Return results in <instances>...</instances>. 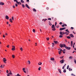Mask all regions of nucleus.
I'll use <instances>...</instances> for the list:
<instances>
[{
  "mask_svg": "<svg viewBox=\"0 0 76 76\" xmlns=\"http://www.w3.org/2000/svg\"><path fill=\"white\" fill-rule=\"evenodd\" d=\"M59 46L61 48H62V47H65L66 45L64 44H62L61 43L59 45Z\"/></svg>",
  "mask_w": 76,
  "mask_h": 76,
  "instance_id": "obj_1",
  "label": "nucleus"
},
{
  "mask_svg": "<svg viewBox=\"0 0 76 76\" xmlns=\"http://www.w3.org/2000/svg\"><path fill=\"white\" fill-rule=\"evenodd\" d=\"M12 57L13 58H14L15 57V55H12Z\"/></svg>",
  "mask_w": 76,
  "mask_h": 76,
  "instance_id": "obj_29",
  "label": "nucleus"
},
{
  "mask_svg": "<svg viewBox=\"0 0 76 76\" xmlns=\"http://www.w3.org/2000/svg\"><path fill=\"white\" fill-rule=\"evenodd\" d=\"M69 71H72V69H70V68H69Z\"/></svg>",
  "mask_w": 76,
  "mask_h": 76,
  "instance_id": "obj_25",
  "label": "nucleus"
},
{
  "mask_svg": "<svg viewBox=\"0 0 76 76\" xmlns=\"http://www.w3.org/2000/svg\"><path fill=\"white\" fill-rule=\"evenodd\" d=\"M33 11H34V12H37V10H36L35 9V8H34L33 9Z\"/></svg>",
  "mask_w": 76,
  "mask_h": 76,
  "instance_id": "obj_21",
  "label": "nucleus"
},
{
  "mask_svg": "<svg viewBox=\"0 0 76 76\" xmlns=\"http://www.w3.org/2000/svg\"><path fill=\"white\" fill-rule=\"evenodd\" d=\"M2 67H3V65H1L0 66V67H1V68H2Z\"/></svg>",
  "mask_w": 76,
  "mask_h": 76,
  "instance_id": "obj_45",
  "label": "nucleus"
},
{
  "mask_svg": "<svg viewBox=\"0 0 76 76\" xmlns=\"http://www.w3.org/2000/svg\"><path fill=\"white\" fill-rule=\"evenodd\" d=\"M65 48L67 49V50H70L71 49L70 47H67V46L66 45H65Z\"/></svg>",
  "mask_w": 76,
  "mask_h": 76,
  "instance_id": "obj_2",
  "label": "nucleus"
},
{
  "mask_svg": "<svg viewBox=\"0 0 76 76\" xmlns=\"http://www.w3.org/2000/svg\"><path fill=\"white\" fill-rule=\"evenodd\" d=\"M64 69V66L62 68V69Z\"/></svg>",
  "mask_w": 76,
  "mask_h": 76,
  "instance_id": "obj_58",
  "label": "nucleus"
},
{
  "mask_svg": "<svg viewBox=\"0 0 76 76\" xmlns=\"http://www.w3.org/2000/svg\"><path fill=\"white\" fill-rule=\"evenodd\" d=\"M22 6L24 8L25 7V5L23 4H22Z\"/></svg>",
  "mask_w": 76,
  "mask_h": 76,
  "instance_id": "obj_30",
  "label": "nucleus"
},
{
  "mask_svg": "<svg viewBox=\"0 0 76 76\" xmlns=\"http://www.w3.org/2000/svg\"><path fill=\"white\" fill-rule=\"evenodd\" d=\"M12 19L13 20H14V17H12Z\"/></svg>",
  "mask_w": 76,
  "mask_h": 76,
  "instance_id": "obj_49",
  "label": "nucleus"
},
{
  "mask_svg": "<svg viewBox=\"0 0 76 76\" xmlns=\"http://www.w3.org/2000/svg\"><path fill=\"white\" fill-rule=\"evenodd\" d=\"M66 32H68L69 33H70V32H69V31H68V29H66Z\"/></svg>",
  "mask_w": 76,
  "mask_h": 76,
  "instance_id": "obj_32",
  "label": "nucleus"
},
{
  "mask_svg": "<svg viewBox=\"0 0 76 76\" xmlns=\"http://www.w3.org/2000/svg\"><path fill=\"white\" fill-rule=\"evenodd\" d=\"M3 60L5 63H6V61H7V60L6 59V58H3Z\"/></svg>",
  "mask_w": 76,
  "mask_h": 76,
  "instance_id": "obj_5",
  "label": "nucleus"
},
{
  "mask_svg": "<svg viewBox=\"0 0 76 76\" xmlns=\"http://www.w3.org/2000/svg\"><path fill=\"white\" fill-rule=\"evenodd\" d=\"M7 48H9V45H8L7 46Z\"/></svg>",
  "mask_w": 76,
  "mask_h": 76,
  "instance_id": "obj_56",
  "label": "nucleus"
},
{
  "mask_svg": "<svg viewBox=\"0 0 76 76\" xmlns=\"http://www.w3.org/2000/svg\"><path fill=\"white\" fill-rule=\"evenodd\" d=\"M56 25H57V22H55V26H56Z\"/></svg>",
  "mask_w": 76,
  "mask_h": 76,
  "instance_id": "obj_48",
  "label": "nucleus"
},
{
  "mask_svg": "<svg viewBox=\"0 0 76 76\" xmlns=\"http://www.w3.org/2000/svg\"><path fill=\"white\" fill-rule=\"evenodd\" d=\"M25 6L26 7H27V8H28V9H30V7H29V6L27 4H26Z\"/></svg>",
  "mask_w": 76,
  "mask_h": 76,
  "instance_id": "obj_7",
  "label": "nucleus"
},
{
  "mask_svg": "<svg viewBox=\"0 0 76 76\" xmlns=\"http://www.w3.org/2000/svg\"><path fill=\"white\" fill-rule=\"evenodd\" d=\"M54 42L56 44H57L58 43V42L57 41H54Z\"/></svg>",
  "mask_w": 76,
  "mask_h": 76,
  "instance_id": "obj_18",
  "label": "nucleus"
},
{
  "mask_svg": "<svg viewBox=\"0 0 76 76\" xmlns=\"http://www.w3.org/2000/svg\"><path fill=\"white\" fill-rule=\"evenodd\" d=\"M59 38H63V36L61 35H60L59 36Z\"/></svg>",
  "mask_w": 76,
  "mask_h": 76,
  "instance_id": "obj_33",
  "label": "nucleus"
},
{
  "mask_svg": "<svg viewBox=\"0 0 76 76\" xmlns=\"http://www.w3.org/2000/svg\"><path fill=\"white\" fill-rule=\"evenodd\" d=\"M47 20V19H45L44 20V22H45V21H46V20Z\"/></svg>",
  "mask_w": 76,
  "mask_h": 76,
  "instance_id": "obj_59",
  "label": "nucleus"
},
{
  "mask_svg": "<svg viewBox=\"0 0 76 76\" xmlns=\"http://www.w3.org/2000/svg\"><path fill=\"white\" fill-rule=\"evenodd\" d=\"M4 3L3 2H1L0 3V5H4Z\"/></svg>",
  "mask_w": 76,
  "mask_h": 76,
  "instance_id": "obj_12",
  "label": "nucleus"
},
{
  "mask_svg": "<svg viewBox=\"0 0 76 76\" xmlns=\"http://www.w3.org/2000/svg\"><path fill=\"white\" fill-rule=\"evenodd\" d=\"M33 32H34V33H35V29H33Z\"/></svg>",
  "mask_w": 76,
  "mask_h": 76,
  "instance_id": "obj_34",
  "label": "nucleus"
},
{
  "mask_svg": "<svg viewBox=\"0 0 76 76\" xmlns=\"http://www.w3.org/2000/svg\"><path fill=\"white\" fill-rule=\"evenodd\" d=\"M64 26H67V25L66 24H64Z\"/></svg>",
  "mask_w": 76,
  "mask_h": 76,
  "instance_id": "obj_54",
  "label": "nucleus"
},
{
  "mask_svg": "<svg viewBox=\"0 0 76 76\" xmlns=\"http://www.w3.org/2000/svg\"><path fill=\"white\" fill-rule=\"evenodd\" d=\"M5 19H7L8 20H9V17L8 16L6 15L5 16Z\"/></svg>",
  "mask_w": 76,
  "mask_h": 76,
  "instance_id": "obj_8",
  "label": "nucleus"
},
{
  "mask_svg": "<svg viewBox=\"0 0 76 76\" xmlns=\"http://www.w3.org/2000/svg\"><path fill=\"white\" fill-rule=\"evenodd\" d=\"M74 63H75V64H76V60L74 59Z\"/></svg>",
  "mask_w": 76,
  "mask_h": 76,
  "instance_id": "obj_43",
  "label": "nucleus"
},
{
  "mask_svg": "<svg viewBox=\"0 0 76 76\" xmlns=\"http://www.w3.org/2000/svg\"><path fill=\"white\" fill-rule=\"evenodd\" d=\"M69 59H72L73 58V57L72 56H70L69 58Z\"/></svg>",
  "mask_w": 76,
  "mask_h": 76,
  "instance_id": "obj_24",
  "label": "nucleus"
},
{
  "mask_svg": "<svg viewBox=\"0 0 76 76\" xmlns=\"http://www.w3.org/2000/svg\"><path fill=\"white\" fill-rule=\"evenodd\" d=\"M46 39L47 40H49V38L48 37V38H47Z\"/></svg>",
  "mask_w": 76,
  "mask_h": 76,
  "instance_id": "obj_52",
  "label": "nucleus"
},
{
  "mask_svg": "<svg viewBox=\"0 0 76 76\" xmlns=\"http://www.w3.org/2000/svg\"><path fill=\"white\" fill-rule=\"evenodd\" d=\"M46 9L47 10H48L49 9V8H48V7H47Z\"/></svg>",
  "mask_w": 76,
  "mask_h": 76,
  "instance_id": "obj_57",
  "label": "nucleus"
},
{
  "mask_svg": "<svg viewBox=\"0 0 76 76\" xmlns=\"http://www.w3.org/2000/svg\"><path fill=\"white\" fill-rule=\"evenodd\" d=\"M65 34H66V35H69V33H67V32H65Z\"/></svg>",
  "mask_w": 76,
  "mask_h": 76,
  "instance_id": "obj_37",
  "label": "nucleus"
},
{
  "mask_svg": "<svg viewBox=\"0 0 76 76\" xmlns=\"http://www.w3.org/2000/svg\"><path fill=\"white\" fill-rule=\"evenodd\" d=\"M53 31H55L56 30V28H55V27H54L52 29Z\"/></svg>",
  "mask_w": 76,
  "mask_h": 76,
  "instance_id": "obj_40",
  "label": "nucleus"
},
{
  "mask_svg": "<svg viewBox=\"0 0 76 76\" xmlns=\"http://www.w3.org/2000/svg\"><path fill=\"white\" fill-rule=\"evenodd\" d=\"M10 72H9V73L8 74H9V75H10V74L12 75V72H11V71L10 70Z\"/></svg>",
  "mask_w": 76,
  "mask_h": 76,
  "instance_id": "obj_38",
  "label": "nucleus"
},
{
  "mask_svg": "<svg viewBox=\"0 0 76 76\" xmlns=\"http://www.w3.org/2000/svg\"><path fill=\"white\" fill-rule=\"evenodd\" d=\"M38 64L39 65H41V64H42V63L41 62H39L38 63Z\"/></svg>",
  "mask_w": 76,
  "mask_h": 76,
  "instance_id": "obj_17",
  "label": "nucleus"
},
{
  "mask_svg": "<svg viewBox=\"0 0 76 76\" xmlns=\"http://www.w3.org/2000/svg\"><path fill=\"white\" fill-rule=\"evenodd\" d=\"M13 7L14 8H15V5H13Z\"/></svg>",
  "mask_w": 76,
  "mask_h": 76,
  "instance_id": "obj_63",
  "label": "nucleus"
},
{
  "mask_svg": "<svg viewBox=\"0 0 76 76\" xmlns=\"http://www.w3.org/2000/svg\"><path fill=\"white\" fill-rule=\"evenodd\" d=\"M69 36H70L71 37H72V38H74V36H73V35L72 34H69Z\"/></svg>",
  "mask_w": 76,
  "mask_h": 76,
  "instance_id": "obj_9",
  "label": "nucleus"
},
{
  "mask_svg": "<svg viewBox=\"0 0 76 76\" xmlns=\"http://www.w3.org/2000/svg\"><path fill=\"white\" fill-rule=\"evenodd\" d=\"M62 22H60V23H59V24H60V25H61V24H62Z\"/></svg>",
  "mask_w": 76,
  "mask_h": 76,
  "instance_id": "obj_55",
  "label": "nucleus"
},
{
  "mask_svg": "<svg viewBox=\"0 0 76 76\" xmlns=\"http://www.w3.org/2000/svg\"><path fill=\"white\" fill-rule=\"evenodd\" d=\"M23 71H24V70H25V68H24L23 69Z\"/></svg>",
  "mask_w": 76,
  "mask_h": 76,
  "instance_id": "obj_44",
  "label": "nucleus"
},
{
  "mask_svg": "<svg viewBox=\"0 0 76 76\" xmlns=\"http://www.w3.org/2000/svg\"><path fill=\"white\" fill-rule=\"evenodd\" d=\"M8 72H9V71L8 70H7V73H8Z\"/></svg>",
  "mask_w": 76,
  "mask_h": 76,
  "instance_id": "obj_60",
  "label": "nucleus"
},
{
  "mask_svg": "<svg viewBox=\"0 0 76 76\" xmlns=\"http://www.w3.org/2000/svg\"><path fill=\"white\" fill-rule=\"evenodd\" d=\"M54 27H55V26H54V25H53L52 26V28H54Z\"/></svg>",
  "mask_w": 76,
  "mask_h": 76,
  "instance_id": "obj_31",
  "label": "nucleus"
},
{
  "mask_svg": "<svg viewBox=\"0 0 76 76\" xmlns=\"http://www.w3.org/2000/svg\"><path fill=\"white\" fill-rule=\"evenodd\" d=\"M16 2L17 3V4H20V3H19V2L18 1H17Z\"/></svg>",
  "mask_w": 76,
  "mask_h": 76,
  "instance_id": "obj_39",
  "label": "nucleus"
},
{
  "mask_svg": "<svg viewBox=\"0 0 76 76\" xmlns=\"http://www.w3.org/2000/svg\"><path fill=\"white\" fill-rule=\"evenodd\" d=\"M71 45L72 47L73 46V41H71Z\"/></svg>",
  "mask_w": 76,
  "mask_h": 76,
  "instance_id": "obj_11",
  "label": "nucleus"
},
{
  "mask_svg": "<svg viewBox=\"0 0 76 76\" xmlns=\"http://www.w3.org/2000/svg\"><path fill=\"white\" fill-rule=\"evenodd\" d=\"M20 50L21 51H23V49L22 48H20Z\"/></svg>",
  "mask_w": 76,
  "mask_h": 76,
  "instance_id": "obj_27",
  "label": "nucleus"
},
{
  "mask_svg": "<svg viewBox=\"0 0 76 76\" xmlns=\"http://www.w3.org/2000/svg\"><path fill=\"white\" fill-rule=\"evenodd\" d=\"M27 62L28 63V64H30L31 63V62L30 61H28Z\"/></svg>",
  "mask_w": 76,
  "mask_h": 76,
  "instance_id": "obj_26",
  "label": "nucleus"
},
{
  "mask_svg": "<svg viewBox=\"0 0 76 76\" xmlns=\"http://www.w3.org/2000/svg\"><path fill=\"white\" fill-rule=\"evenodd\" d=\"M49 25H50V26L52 25V24L51 23V22H50V21L49 22Z\"/></svg>",
  "mask_w": 76,
  "mask_h": 76,
  "instance_id": "obj_19",
  "label": "nucleus"
},
{
  "mask_svg": "<svg viewBox=\"0 0 76 76\" xmlns=\"http://www.w3.org/2000/svg\"><path fill=\"white\" fill-rule=\"evenodd\" d=\"M71 28L72 29H74V28L73 27H71Z\"/></svg>",
  "mask_w": 76,
  "mask_h": 76,
  "instance_id": "obj_51",
  "label": "nucleus"
},
{
  "mask_svg": "<svg viewBox=\"0 0 76 76\" xmlns=\"http://www.w3.org/2000/svg\"><path fill=\"white\" fill-rule=\"evenodd\" d=\"M63 72L64 73H66V69H64V70Z\"/></svg>",
  "mask_w": 76,
  "mask_h": 76,
  "instance_id": "obj_20",
  "label": "nucleus"
},
{
  "mask_svg": "<svg viewBox=\"0 0 76 76\" xmlns=\"http://www.w3.org/2000/svg\"><path fill=\"white\" fill-rule=\"evenodd\" d=\"M48 20H51V18H48Z\"/></svg>",
  "mask_w": 76,
  "mask_h": 76,
  "instance_id": "obj_41",
  "label": "nucleus"
},
{
  "mask_svg": "<svg viewBox=\"0 0 76 76\" xmlns=\"http://www.w3.org/2000/svg\"><path fill=\"white\" fill-rule=\"evenodd\" d=\"M10 22H11V23H12V22H13V21H12V19L10 18Z\"/></svg>",
  "mask_w": 76,
  "mask_h": 76,
  "instance_id": "obj_22",
  "label": "nucleus"
},
{
  "mask_svg": "<svg viewBox=\"0 0 76 76\" xmlns=\"http://www.w3.org/2000/svg\"><path fill=\"white\" fill-rule=\"evenodd\" d=\"M64 29H66V27L60 28L59 30L60 31H63V30H64Z\"/></svg>",
  "mask_w": 76,
  "mask_h": 76,
  "instance_id": "obj_4",
  "label": "nucleus"
},
{
  "mask_svg": "<svg viewBox=\"0 0 76 76\" xmlns=\"http://www.w3.org/2000/svg\"><path fill=\"white\" fill-rule=\"evenodd\" d=\"M12 51H14V50H15V46H12Z\"/></svg>",
  "mask_w": 76,
  "mask_h": 76,
  "instance_id": "obj_3",
  "label": "nucleus"
},
{
  "mask_svg": "<svg viewBox=\"0 0 76 76\" xmlns=\"http://www.w3.org/2000/svg\"><path fill=\"white\" fill-rule=\"evenodd\" d=\"M69 68V66L68 65L67 67V69H68Z\"/></svg>",
  "mask_w": 76,
  "mask_h": 76,
  "instance_id": "obj_42",
  "label": "nucleus"
},
{
  "mask_svg": "<svg viewBox=\"0 0 76 76\" xmlns=\"http://www.w3.org/2000/svg\"><path fill=\"white\" fill-rule=\"evenodd\" d=\"M66 51V50H65V49L63 50L62 52H63V53H66V51Z\"/></svg>",
  "mask_w": 76,
  "mask_h": 76,
  "instance_id": "obj_14",
  "label": "nucleus"
},
{
  "mask_svg": "<svg viewBox=\"0 0 76 76\" xmlns=\"http://www.w3.org/2000/svg\"><path fill=\"white\" fill-rule=\"evenodd\" d=\"M60 34L63 35V33L61 31L60 32Z\"/></svg>",
  "mask_w": 76,
  "mask_h": 76,
  "instance_id": "obj_23",
  "label": "nucleus"
},
{
  "mask_svg": "<svg viewBox=\"0 0 76 76\" xmlns=\"http://www.w3.org/2000/svg\"><path fill=\"white\" fill-rule=\"evenodd\" d=\"M41 69V67H39L38 69L39 70H41V69Z\"/></svg>",
  "mask_w": 76,
  "mask_h": 76,
  "instance_id": "obj_35",
  "label": "nucleus"
},
{
  "mask_svg": "<svg viewBox=\"0 0 76 76\" xmlns=\"http://www.w3.org/2000/svg\"><path fill=\"white\" fill-rule=\"evenodd\" d=\"M50 60H51V61H54V58H51Z\"/></svg>",
  "mask_w": 76,
  "mask_h": 76,
  "instance_id": "obj_15",
  "label": "nucleus"
},
{
  "mask_svg": "<svg viewBox=\"0 0 76 76\" xmlns=\"http://www.w3.org/2000/svg\"><path fill=\"white\" fill-rule=\"evenodd\" d=\"M58 71H59L60 73H61V69H58Z\"/></svg>",
  "mask_w": 76,
  "mask_h": 76,
  "instance_id": "obj_13",
  "label": "nucleus"
},
{
  "mask_svg": "<svg viewBox=\"0 0 76 76\" xmlns=\"http://www.w3.org/2000/svg\"><path fill=\"white\" fill-rule=\"evenodd\" d=\"M3 37L4 38H5V36H4V34L3 35Z\"/></svg>",
  "mask_w": 76,
  "mask_h": 76,
  "instance_id": "obj_61",
  "label": "nucleus"
},
{
  "mask_svg": "<svg viewBox=\"0 0 76 76\" xmlns=\"http://www.w3.org/2000/svg\"><path fill=\"white\" fill-rule=\"evenodd\" d=\"M61 51H62V49H61L60 51H58V53L59 54H60L61 53Z\"/></svg>",
  "mask_w": 76,
  "mask_h": 76,
  "instance_id": "obj_10",
  "label": "nucleus"
},
{
  "mask_svg": "<svg viewBox=\"0 0 76 76\" xmlns=\"http://www.w3.org/2000/svg\"><path fill=\"white\" fill-rule=\"evenodd\" d=\"M67 38H68V39H70L71 38V37H70V36H67Z\"/></svg>",
  "mask_w": 76,
  "mask_h": 76,
  "instance_id": "obj_28",
  "label": "nucleus"
},
{
  "mask_svg": "<svg viewBox=\"0 0 76 76\" xmlns=\"http://www.w3.org/2000/svg\"><path fill=\"white\" fill-rule=\"evenodd\" d=\"M15 5L16 7H18V4H16Z\"/></svg>",
  "mask_w": 76,
  "mask_h": 76,
  "instance_id": "obj_50",
  "label": "nucleus"
},
{
  "mask_svg": "<svg viewBox=\"0 0 76 76\" xmlns=\"http://www.w3.org/2000/svg\"><path fill=\"white\" fill-rule=\"evenodd\" d=\"M62 27H64V24H63L62 26Z\"/></svg>",
  "mask_w": 76,
  "mask_h": 76,
  "instance_id": "obj_53",
  "label": "nucleus"
},
{
  "mask_svg": "<svg viewBox=\"0 0 76 76\" xmlns=\"http://www.w3.org/2000/svg\"><path fill=\"white\" fill-rule=\"evenodd\" d=\"M14 1L15 2L16 1V2L17 1H17V0H14Z\"/></svg>",
  "mask_w": 76,
  "mask_h": 76,
  "instance_id": "obj_62",
  "label": "nucleus"
},
{
  "mask_svg": "<svg viewBox=\"0 0 76 76\" xmlns=\"http://www.w3.org/2000/svg\"><path fill=\"white\" fill-rule=\"evenodd\" d=\"M64 62V59H62V60L60 61V63L61 64H63Z\"/></svg>",
  "mask_w": 76,
  "mask_h": 76,
  "instance_id": "obj_6",
  "label": "nucleus"
},
{
  "mask_svg": "<svg viewBox=\"0 0 76 76\" xmlns=\"http://www.w3.org/2000/svg\"><path fill=\"white\" fill-rule=\"evenodd\" d=\"M20 1L22 3H25L24 1H23V0H21Z\"/></svg>",
  "mask_w": 76,
  "mask_h": 76,
  "instance_id": "obj_16",
  "label": "nucleus"
},
{
  "mask_svg": "<svg viewBox=\"0 0 76 76\" xmlns=\"http://www.w3.org/2000/svg\"><path fill=\"white\" fill-rule=\"evenodd\" d=\"M62 34H63V35H64V34H65V32L64 33V32H62Z\"/></svg>",
  "mask_w": 76,
  "mask_h": 76,
  "instance_id": "obj_46",
  "label": "nucleus"
},
{
  "mask_svg": "<svg viewBox=\"0 0 76 76\" xmlns=\"http://www.w3.org/2000/svg\"><path fill=\"white\" fill-rule=\"evenodd\" d=\"M64 57V56H63L62 57H60V58H63Z\"/></svg>",
  "mask_w": 76,
  "mask_h": 76,
  "instance_id": "obj_47",
  "label": "nucleus"
},
{
  "mask_svg": "<svg viewBox=\"0 0 76 76\" xmlns=\"http://www.w3.org/2000/svg\"><path fill=\"white\" fill-rule=\"evenodd\" d=\"M15 76H21L20 75L19 73H18L17 75H16Z\"/></svg>",
  "mask_w": 76,
  "mask_h": 76,
  "instance_id": "obj_36",
  "label": "nucleus"
},
{
  "mask_svg": "<svg viewBox=\"0 0 76 76\" xmlns=\"http://www.w3.org/2000/svg\"><path fill=\"white\" fill-rule=\"evenodd\" d=\"M52 44L53 45H54V43H52Z\"/></svg>",
  "mask_w": 76,
  "mask_h": 76,
  "instance_id": "obj_64",
  "label": "nucleus"
}]
</instances>
